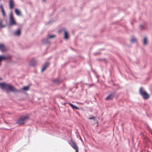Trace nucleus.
Segmentation results:
<instances>
[{
    "instance_id": "nucleus-1",
    "label": "nucleus",
    "mask_w": 152,
    "mask_h": 152,
    "mask_svg": "<svg viewBox=\"0 0 152 152\" xmlns=\"http://www.w3.org/2000/svg\"><path fill=\"white\" fill-rule=\"evenodd\" d=\"M0 87L2 90L4 89L7 92L10 91L12 92H20L22 90L25 91H27L29 90V86H25L23 87L22 89L18 90L10 84L7 83L5 82H0Z\"/></svg>"
},
{
    "instance_id": "nucleus-2",
    "label": "nucleus",
    "mask_w": 152,
    "mask_h": 152,
    "mask_svg": "<svg viewBox=\"0 0 152 152\" xmlns=\"http://www.w3.org/2000/svg\"><path fill=\"white\" fill-rule=\"evenodd\" d=\"M29 115L27 114L25 115L21 116L17 120L16 124L20 125H23L26 123L28 120L29 119Z\"/></svg>"
},
{
    "instance_id": "nucleus-3",
    "label": "nucleus",
    "mask_w": 152,
    "mask_h": 152,
    "mask_svg": "<svg viewBox=\"0 0 152 152\" xmlns=\"http://www.w3.org/2000/svg\"><path fill=\"white\" fill-rule=\"evenodd\" d=\"M118 95L116 91H112L105 98V100H113L115 98H117Z\"/></svg>"
},
{
    "instance_id": "nucleus-4",
    "label": "nucleus",
    "mask_w": 152,
    "mask_h": 152,
    "mask_svg": "<svg viewBox=\"0 0 152 152\" xmlns=\"http://www.w3.org/2000/svg\"><path fill=\"white\" fill-rule=\"evenodd\" d=\"M9 25L10 26H12L17 24V23L15 21V19L14 18L12 11L10 12L9 16Z\"/></svg>"
},
{
    "instance_id": "nucleus-5",
    "label": "nucleus",
    "mask_w": 152,
    "mask_h": 152,
    "mask_svg": "<svg viewBox=\"0 0 152 152\" xmlns=\"http://www.w3.org/2000/svg\"><path fill=\"white\" fill-rule=\"evenodd\" d=\"M140 93L145 99H148L149 97V95L145 91H144L142 87H141L139 90Z\"/></svg>"
},
{
    "instance_id": "nucleus-6",
    "label": "nucleus",
    "mask_w": 152,
    "mask_h": 152,
    "mask_svg": "<svg viewBox=\"0 0 152 152\" xmlns=\"http://www.w3.org/2000/svg\"><path fill=\"white\" fill-rule=\"evenodd\" d=\"M69 144L75 150V152H78V148L75 142L71 140L69 142Z\"/></svg>"
},
{
    "instance_id": "nucleus-7",
    "label": "nucleus",
    "mask_w": 152,
    "mask_h": 152,
    "mask_svg": "<svg viewBox=\"0 0 152 152\" xmlns=\"http://www.w3.org/2000/svg\"><path fill=\"white\" fill-rule=\"evenodd\" d=\"M21 33V29L20 28H18L13 32V34L14 36L19 37L20 36Z\"/></svg>"
},
{
    "instance_id": "nucleus-8",
    "label": "nucleus",
    "mask_w": 152,
    "mask_h": 152,
    "mask_svg": "<svg viewBox=\"0 0 152 152\" xmlns=\"http://www.w3.org/2000/svg\"><path fill=\"white\" fill-rule=\"evenodd\" d=\"M49 62L48 61L45 62V64L43 65L41 70V72H43L45 70L47 67L49 66Z\"/></svg>"
},
{
    "instance_id": "nucleus-9",
    "label": "nucleus",
    "mask_w": 152,
    "mask_h": 152,
    "mask_svg": "<svg viewBox=\"0 0 152 152\" xmlns=\"http://www.w3.org/2000/svg\"><path fill=\"white\" fill-rule=\"evenodd\" d=\"M9 5L10 9H12L13 8L15 5L13 0H9Z\"/></svg>"
},
{
    "instance_id": "nucleus-10",
    "label": "nucleus",
    "mask_w": 152,
    "mask_h": 152,
    "mask_svg": "<svg viewBox=\"0 0 152 152\" xmlns=\"http://www.w3.org/2000/svg\"><path fill=\"white\" fill-rule=\"evenodd\" d=\"M42 42L44 45L47 44H50V42L49 41L48 38L47 37L46 39H43L42 40Z\"/></svg>"
},
{
    "instance_id": "nucleus-11",
    "label": "nucleus",
    "mask_w": 152,
    "mask_h": 152,
    "mask_svg": "<svg viewBox=\"0 0 152 152\" xmlns=\"http://www.w3.org/2000/svg\"><path fill=\"white\" fill-rule=\"evenodd\" d=\"M0 50L2 52L6 51V49L5 45L2 44H0Z\"/></svg>"
},
{
    "instance_id": "nucleus-12",
    "label": "nucleus",
    "mask_w": 152,
    "mask_h": 152,
    "mask_svg": "<svg viewBox=\"0 0 152 152\" xmlns=\"http://www.w3.org/2000/svg\"><path fill=\"white\" fill-rule=\"evenodd\" d=\"M69 38V34L68 32L66 30L64 32V38L65 39H67Z\"/></svg>"
},
{
    "instance_id": "nucleus-13",
    "label": "nucleus",
    "mask_w": 152,
    "mask_h": 152,
    "mask_svg": "<svg viewBox=\"0 0 152 152\" xmlns=\"http://www.w3.org/2000/svg\"><path fill=\"white\" fill-rule=\"evenodd\" d=\"M53 83L56 84H59L61 82V81L60 79L58 78H56L54 79L53 80Z\"/></svg>"
},
{
    "instance_id": "nucleus-14",
    "label": "nucleus",
    "mask_w": 152,
    "mask_h": 152,
    "mask_svg": "<svg viewBox=\"0 0 152 152\" xmlns=\"http://www.w3.org/2000/svg\"><path fill=\"white\" fill-rule=\"evenodd\" d=\"M36 65V62L34 60H31L30 61L29 65L30 66H34Z\"/></svg>"
},
{
    "instance_id": "nucleus-15",
    "label": "nucleus",
    "mask_w": 152,
    "mask_h": 152,
    "mask_svg": "<svg viewBox=\"0 0 152 152\" xmlns=\"http://www.w3.org/2000/svg\"><path fill=\"white\" fill-rule=\"evenodd\" d=\"M143 44L144 45H146L147 44L148 40L146 37H144L142 41Z\"/></svg>"
},
{
    "instance_id": "nucleus-16",
    "label": "nucleus",
    "mask_w": 152,
    "mask_h": 152,
    "mask_svg": "<svg viewBox=\"0 0 152 152\" xmlns=\"http://www.w3.org/2000/svg\"><path fill=\"white\" fill-rule=\"evenodd\" d=\"M69 104L73 110H74V109L77 110V109H78V107L75 106V105L71 103H69Z\"/></svg>"
},
{
    "instance_id": "nucleus-17",
    "label": "nucleus",
    "mask_w": 152,
    "mask_h": 152,
    "mask_svg": "<svg viewBox=\"0 0 152 152\" xmlns=\"http://www.w3.org/2000/svg\"><path fill=\"white\" fill-rule=\"evenodd\" d=\"M15 12L17 15H20L21 14L20 11L18 9H15Z\"/></svg>"
},
{
    "instance_id": "nucleus-18",
    "label": "nucleus",
    "mask_w": 152,
    "mask_h": 152,
    "mask_svg": "<svg viewBox=\"0 0 152 152\" xmlns=\"http://www.w3.org/2000/svg\"><path fill=\"white\" fill-rule=\"evenodd\" d=\"M5 58L4 60L6 59H11L12 58V56L10 55H7L6 56L4 55Z\"/></svg>"
},
{
    "instance_id": "nucleus-19",
    "label": "nucleus",
    "mask_w": 152,
    "mask_h": 152,
    "mask_svg": "<svg viewBox=\"0 0 152 152\" xmlns=\"http://www.w3.org/2000/svg\"><path fill=\"white\" fill-rule=\"evenodd\" d=\"M88 119L89 120H93L94 121L96 120V117L91 115H90V117L88 118Z\"/></svg>"
},
{
    "instance_id": "nucleus-20",
    "label": "nucleus",
    "mask_w": 152,
    "mask_h": 152,
    "mask_svg": "<svg viewBox=\"0 0 152 152\" xmlns=\"http://www.w3.org/2000/svg\"><path fill=\"white\" fill-rule=\"evenodd\" d=\"M3 22V20H1L0 21V28H2L5 27L6 26L4 25H3L2 24Z\"/></svg>"
},
{
    "instance_id": "nucleus-21",
    "label": "nucleus",
    "mask_w": 152,
    "mask_h": 152,
    "mask_svg": "<svg viewBox=\"0 0 152 152\" xmlns=\"http://www.w3.org/2000/svg\"><path fill=\"white\" fill-rule=\"evenodd\" d=\"M4 55H0V61H2L4 60V58H5Z\"/></svg>"
},
{
    "instance_id": "nucleus-22",
    "label": "nucleus",
    "mask_w": 152,
    "mask_h": 152,
    "mask_svg": "<svg viewBox=\"0 0 152 152\" xmlns=\"http://www.w3.org/2000/svg\"><path fill=\"white\" fill-rule=\"evenodd\" d=\"M55 37H56V35L55 34H53V35H49V36L48 35L47 37L48 38V39H49Z\"/></svg>"
},
{
    "instance_id": "nucleus-23",
    "label": "nucleus",
    "mask_w": 152,
    "mask_h": 152,
    "mask_svg": "<svg viewBox=\"0 0 152 152\" xmlns=\"http://www.w3.org/2000/svg\"><path fill=\"white\" fill-rule=\"evenodd\" d=\"M130 42L132 43H134V42H137V39L135 38H132Z\"/></svg>"
},
{
    "instance_id": "nucleus-24",
    "label": "nucleus",
    "mask_w": 152,
    "mask_h": 152,
    "mask_svg": "<svg viewBox=\"0 0 152 152\" xmlns=\"http://www.w3.org/2000/svg\"><path fill=\"white\" fill-rule=\"evenodd\" d=\"M1 11L2 12L3 16H6V15L4 9H2V10H1Z\"/></svg>"
},
{
    "instance_id": "nucleus-25",
    "label": "nucleus",
    "mask_w": 152,
    "mask_h": 152,
    "mask_svg": "<svg viewBox=\"0 0 152 152\" xmlns=\"http://www.w3.org/2000/svg\"><path fill=\"white\" fill-rule=\"evenodd\" d=\"M54 21V20H50L47 23V24H52Z\"/></svg>"
},
{
    "instance_id": "nucleus-26",
    "label": "nucleus",
    "mask_w": 152,
    "mask_h": 152,
    "mask_svg": "<svg viewBox=\"0 0 152 152\" xmlns=\"http://www.w3.org/2000/svg\"><path fill=\"white\" fill-rule=\"evenodd\" d=\"M66 30L65 28H61V29L59 30L58 31V32L59 33H61L62 31H65Z\"/></svg>"
},
{
    "instance_id": "nucleus-27",
    "label": "nucleus",
    "mask_w": 152,
    "mask_h": 152,
    "mask_svg": "<svg viewBox=\"0 0 152 152\" xmlns=\"http://www.w3.org/2000/svg\"><path fill=\"white\" fill-rule=\"evenodd\" d=\"M140 28L141 29H143L145 28L144 26L140 25Z\"/></svg>"
},
{
    "instance_id": "nucleus-28",
    "label": "nucleus",
    "mask_w": 152,
    "mask_h": 152,
    "mask_svg": "<svg viewBox=\"0 0 152 152\" xmlns=\"http://www.w3.org/2000/svg\"><path fill=\"white\" fill-rule=\"evenodd\" d=\"M86 85H88L89 87H91L94 86V84L93 83L88 84V83L86 84Z\"/></svg>"
},
{
    "instance_id": "nucleus-29",
    "label": "nucleus",
    "mask_w": 152,
    "mask_h": 152,
    "mask_svg": "<svg viewBox=\"0 0 152 152\" xmlns=\"http://www.w3.org/2000/svg\"><path fill=\"white\" fill-rule=\"evenodd\" d=\"M148 128L149 131L151 133L152 135V129H151L149 126H148Z\"/></svg>"
},
{
    "instance_id": "nucleus-30",
    "label": "nucleus",
    "mask_w": 152,
    "mask_h": 152,
    "mask_svg": "<svg viewBox=\"0 0 152 152\" xmlns=\"http://www.w3.org/2000/svg\"><path fill=\"white\" fill-rule=\"evenodd\" d=\"M98 61H104L105 62H106V59L105 58H102V59H98Z\"/></svg>"
},
{
    "instance_id": "nucleus-31",
    "label": "nucleus",
    "mask_w": 152,
    "mask_h": 152,
    "mask_svg": "<svg viewBox=\"0 0 152 152\" xmlns=\"http://www.w3.org/2000/svg\"><path fill=\"white\" fill-rule=\"evenodd\" d=\"M100 54V53L99 52H98V53H94V54L95 55H98L99 54Z\"/></svg>"
},
{
    "instance_id": "nucleus-32",
    "label": "nucleus",
    "mask_w": 152,
    "mask_h": 152,
    "mask_svg": "<svg viewBox=\"0 0 152 152\" xmlns=\"http://www.w3.org/2000/svg\"><path fill=\"white\" fill-rule=\"evenodd\" d=\"M0 8H1V10H2V9H4L3 6L1 4V5H0Z\"/></svg>"
},
{
    "instance_id": "nucleus-33",
    "label": "nucleus",
    "mask_w": 152,
    "mask_h": 152,
    "mask_svg": "<svg viewBox=\"0 0 152 152\" xmlns=\"http://www.w3.org/2000/svg\"><path fill=\"white\" fill-rule=\"evenodd\" d=\"M91 71H92V72H94L95 73V71L94 70H93L92 69H91Z\"/></svg>"
},
{
    "instance_id": "nucleus-34",
    "label": "nucleus",
    "mask_w": 152,
    "mask_h": 152,
    "mask_svg": "<svg viewBox=\"0 0 152 152\" xmlns=\"http://www.w3.org/2000/svg\"><path fill=\"white\" fill-rule=\"evenodd\" d=\"M82 109V107H81L80 108L78 107V109H77L78 110H80Z\"/></svg>"
},
{
    "instance_id": "nucleus-35",
    "label": "nucleus",
    "mask_w": 152,
    "mask_h": 152,
    "mask_svg": "<svg viewBox=\"0 0 152 152\" xmlns=\"http://www.w3.org/2000/svg\"><path fill=\"white\" fill-rule=\"evenodd\" d=\"M20 151H19L18 150L16 152H20Z\"/></svg>"
},
{
    "instance_id": "nucleus-36",
    "label": "nucleus",
    "mask_w": 152,
    "mask_h": 152,
    "mask_svg": "<svg viewBox=\"0 0 152 152\" xmlns=\"http://www.w3.org/2000/svg\"><path fill=\"white\" fill-rule=\"evenodd\" d=\"M75 88H76V89H77V86H76V87H75Z\"/></svg>"
},
{
    "instance_id": "nucleus-37",
    "label": "nucleus",
    "mask_w": 152,
    "mask_h": 152,
    "mask_svg": "<svg viewBox=\"0 0 152 152\" xmlns=\"http://www.w3.org/2000/svg\"><path fill=\"white\" fill-rule=\"evenodd\" d=\"M70 48L72 49V50H73V49L72 48V47H71Z\"/></svg>"
},
{
    "instance_id": "nucleus-38",
    "label": "nucleus",
    "mask_w": 152,
    "mask_h": 152,
    "mask_svg": "<svg viewBox=\"0 0 152 152\" xmlns=\"http://www.w3.org/2000/svg\"><path fill=\"white\" fill-rule=\"evenodd\" d=\"M131 24L132 25H133V23L132 22L131 23Z\"/></svg>"
},
{
    "instance_id": "nucleus-39",
    "label": "nucleus",
    "mask_w": 152,
    "mask_h": 152,
    "mask_svg": "<svg viewBox=\"0 0 152 152\" xmlns=\"http://www.w3.org/2000/svg\"><path fill=\"white\" fill-rule=\"evenodd\" d=\"M2 79V78L1 77H0V80H1Z\"/></svg>"
},
{
    "instance_id": "nucleus-40",
    "label": "nucleus",
    "mask_w": 152,
    "mask_h": 152,
    "mask_svg": "<svg viewBox=\"0 0 152 152\" xmlns=\"http://www.w3.org/2000/svg\"><path fill=\"white\" fill-rule=\"evenodd\" d=\"M43 1H45V0H42Z\"/></svg>"
},
{
    "instance_id": "nucleus-41",
    "label": "nucleus",
    "mask_w": 152,
    "mask_h": 152,
    "mask_svg": "<svg viewBox=\"0 0 152 152\" xmlns=\"http://www.w3.org/2000/svg\"><path fill=\"white\" fill-rule=\"evenodd\" d=\"M103 49H101V50H103Z\"/></svg>"
}]
</instances>
